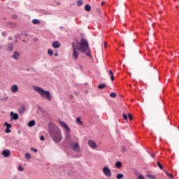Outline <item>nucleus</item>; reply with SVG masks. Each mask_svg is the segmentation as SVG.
<instances>
[{
    "label": "nucleus",
    "mask_w": 179,
    "mask_h": 179,
    "mask_svg": "<svg viewBox=\"0 0 179 179\" xmlns=\"http://www.w3.org/2000/svg\"><path fill=\"white\" fill-rule=\"evenodd\" d=\"M73 53L72 57L76 60L79 57V51L91 57L90 48H89V42L85 38H81L80 41H76L72 43Z\"/></svg>",
    "instance_id": "1"
},
{
    "label": "nucleus",
    "mask_w": 179,
    "mask_h": 179,
    "mask_svg": "<svg viewBox=\"0 0 179 179\" xmlns=\"http://www.w3.org/2000/svg\"><path fill=\"white\" fill-rule=\"evenodd\" d=\"M49 134L51 138L53 139L55 143H59L62 141V134H61V129L57 126L50 127L49 129Z\"/></svg>",
    "instance_id": "2"
},
{
    "label": "nucleus",
    "mask_w": 179,
    "mask_h": 179,
    "mask_svg": "<svg viewBox=\"0 0 179 179\" xmlns=\"http://www.w3.org/2000/svg\"><path fill=\"white\" fill-rule=\"evenodd\" d=\"M34 90L37 92L43 99H46L48 101H51L52 97L50 91H45L44 89L41 88V87H34Z\"/></svg>",
    "instance_id": "3"
},
{
    "label": "nucleus",
    "mask_w": 179,
    "mask_h": 179,
    "mask_svg": "<svg viewBox=\"0 0 179 179\" xmlns=\"http://www.w3.org/2000/svg\"><path fill=\"white\" fill-rule=\"evenodd\" d=\"M61 127L62 128H64V129H66V139L67 141H69V139H71V134L69 132H71V129H69V127H68V124L66 123H65L64 122H62L61 120L59 121Z\"/></svg>",
    "instance_id": "4"
},
{
    "label": "nucleus",
    "mask_w": 179,
    "mask_h": 179,
    "mask_svg": "<svg viewBox=\"0 0 179 179\" xmlns=\"http://www.w3.org/2000/svg\"><path fill=\"white\" fill-rule=\"evenodd\" d=\"M103 172L106 177H111L112 176L111 170H110L107 166L103 168Z\"/></svg>",
    "instance_id": "5"
},
{
    "label": "nucleus",
    "mask_w": 179,
    "mask_h": 179,
    "mask_svg": "<svg viewBox=\"0 0 179 179\" xmlns=\"http://www.w3.org/2000/svg\"><path fill=\"white\" fill-rule=\"evenodd\" d=\"M71 148L74 152H76V153H79V152H80V147L78 143H75L74 144L71 145Z\"/></svg>",
    "instance_id": "6"
},
{
    "label": "nucleus",
    "mask_w": 179,
    "mask_h": 179,
    "mask_svg": "<svg viewBox=\"0 0 179 179\" xmlns=\"http://www.w3.org/2000/svg\"><path fill=\"white\" fill-rule=\"evenodd\" d=\"M88 145L90 148H92V149H96L97 148V144L93 140L88 141Z\"/></svg>",
    "instance_id": "7"
},
{
    "label": "nucleus",
    "mask_w": 179,
    "mask_h": 179,
    "mask_svg": "<svg viewBox=\"0 0 179 179\" xmlns=\"http://www.w3.org/2000/svg\"><path fill=\"white\" fill-rule=\"evenodd\" d=\"M18 91H19V87L17 86V85H13L11 86V92L13 93H17Z\"/></svg>",
    "instance_id": "8"
},
{
    "label": "nucleus",
    "mask_w": 179,
    "mask_h": 179,
    "mask_svg": "<svg viewBox=\"0 0 179 179\" xmlns=\"http://www.w3.org/2000/svg\"><path fill=\"white\" fill-rule=\"evenodd\" d=\"M157 166L159 167V169L164 171V173H166V171H167V170H166V167H164V165L162 164L160 162H157Z\"/></svg>",
    "instance_id": "9"
},
{
    "label": "nucleus",
    "mask_w": 179,
    "mask_h": 179,
    "mask_svg": "<svg viewBox=\"0 0 179 179\" xmlns=\"http://www.w3.org/2000/svg\"><path fill=\"white\" fill-rule=\"evenodd\" d=\"M2 155L4 157H9V156H10V151L9 150H4L2 152Z\"/></svg>",
    "instance_id": "10"
},
{
    "label": "nucleus",
    "mask_w": 179,
    "mask_h": 179,
    "mask_svg": "<svg viewBox=\"0 0 179 179\" xmlns=\"http://www.w3.org/2000/svg\"><path fill=\"white\" fill-rule=\"evenodd\" d=\"M10 120H19V115L17 113H14L13 112H10Z\"/></svg>",
    "instance_id": "11"
},
{
    "label": "nucleus",
    "mask_w": 179,
    "mask_h": 179,
    "mask_svg": "<svg viewBox=\"0 0 179 179\" xmlns=\"http://www.w3.org/2000/svg\"><path fill=\"white\" fill-rule=\"evenodd\" d=\"M6 50V51H13V43H8Z\"/></svg>",
    "instance_id": "12"
},
{
    "label": "nucleus",
    "mask_w": 179,
    "mask_h": 179,
    "mask_svg": "<svg viewBox=\"0 0 179 179\" xmlns=\"http://www.w3.org/2000/svg\"><path fill=\"white\" fill-rule=\"evenodd\" d=\"M52 47L53 48H59L61 47V43L59 41H54L52 43Z\"/></svg>",
    "instance_id": "13"
},
{
    "label": "nucleus",
    "mask_w": 179,
    "mask_h": 179,
    "mask_svg": "<svg viewBox=\"0 0 179 179\" xmlns=\"http://www.w3.org/2000/svg\"><path fill=\"white\" fill-rule=\"evenodd\" d=\"M13 58L14 59H19L20 58V53H19L18 52H14Z\"/></svg>",
    "instance_id": "14"
},
{
    "label": "nucleus",
    "mask_w": 179,
    "mask_h": 179,
    "mask_svg": "<svg viewBox=\"0 0 179 179\" xmlns=\"http://www.w3.org/2000/svg\"><path fill=\"white\" fill-rule=\"evenodd\" d=\"M24 111H26V107L24 106H22L19 109H18V112L20 114H23L24 113Z\"/></svg>",
    "instance_id": "15"
},
{
    "label": "nucleus",
    "mask_w": 179,
    "mask_h": 179,
    "mask_svg": "<svg viewBox=\"0 0 179 179\" xmlns=\"http://www.w3.org/2000/svg\"><path fill=\"white\" fill-rule=\"evenodd\" d=\"M76 124L80 126L83 125V122H82V120H80V117L76 118Z\"/></svg>",
    "instance_id": "16"
},
{
    "label": "nucleus",
    "mask_w": 179,
    "mask_h": 179,
    "mask_svg": "<svg viewBox=\"0 0 179 179\" xmlns=\"http://www.w3.org/2000/svg\"><path fill=\"white\" fill-rule=\"evenodd\" d=\"M85 10L87 12H90V10H92V7L90 6V5L87 4V5L85 6Z\"/></svg>",
    "instance_id": "17"
},
{
    "label": "nucleus",
    "mask_w": 179,
    "mask_h": 179,
    "mask_svg": "<svg viewBox=\"0 0 179 179\" xmlns=\"http://www.w3.org/2000/svg\"><path fill=\"white\" fill-rule=\"evenodd\" d=\"M35 125H36V121L34 120H31L28 123V127H34Z\"/></svg>",
    "instance_id": "18"
},
{
    "label": "nucleus",
    "mask_w": 179,
    "mask_h": 179,
    "mask_svg": "<svg viewBox=\"0 0 179 179\" xmlns=\"http://www.w3.org/2000/svg\"><path fill=\"white\" fill-rule=\"evenodd\" d=\"M115 167H117V169H121V167H122V164L121 162H117L115 163Z\"/></svg>",
    "instance_id": "19"
},
{
    "label": "nucleus",
    "mask_w": 179,
    "mask_h": 179,
    "mask_svg": "<svg viewBox=\"0 0 179 179\" xmlns=\"http://www.w3.org/2000/svg\"><path fill=\"white\" fill-rule=\"evenodd\" d=\"M109 75L110 76L111 80L114 81V73H113V71H109Z\"/></svg>",
    "instance_id": "20"
},
{
    "label": "nucleus",
    "mask_w": 179,
    "mask_h": 179,
    "mask_svg": "<svg viewBox=\"0 0 179 179\" xmlns=\"http://www.w3.org/2000/svg\"><path fill=\"white\" fill-rule=\"evenodd\" d=\"M32 23H33V24H40V20H38L37 19H34L32 20Z\"/></svg>",
    "instance_id": "21"
},
{
    "label": "nucleus",
    "mask_w": 179,
    "mask_h": 179,
    "mask_svg": "<svg viewBox=\"0 0 179 179\" xmlns=\"http://www.w3.org/2000/svg\"><path fill=\"white\" fill-rule=\"evenodd\" d=\"M116 178L117 179H122L124 178V174L122 173H119L116 176Z\"/></svg>",
    "instance_id": "22"
},
{
    "label": "nucleus",
    "mask_w": 179,
    "mask_h": 179,
    "mask_svg": "<svg viewBox=\"0 0 179 179\" xmlns=\"http://www.w3.org/2000/svg\"><path fill=\"white\" fill-rule=\"evenodd\" d=\"M4 125L6 126V129H10L12 128V124H8V122H5Z\"/></svg>",
    "instance_id": "23"
},
{
    "label": "nucleus",
    "mask_w": 179,
    "mask_h": 179,
    "mask_svg": "<svg viewBox=\"0 0 179 179\" xmlns=\"http://www.w3.org/2000/svg\"><path fill=\"white\" fill-rule=\"evenodd\" d=\"M104 87H106V84H100L99 85H98V89H104Z\"/></svg>",
    "instance_id": "24"
},
{
    "label": "nucleus",
    "mask_w": 179,
    "mask_h": 179,
    "mask_svg": "<svg viewBox=\"0 0 179 179\" xmlns=\"http://www.w3.org/2000/svg\"><path fill=\"white\" fill-rule=\"evenodd\" d=\"M165 174H166V176L168 177H170L171 178H173V177H174V176L173 174L167 173V171H166Z\"/></svg>",
    "instance_id": "25"
},
{
    "label": "nucleus",
    "mask_w": 179,
    "mask_h": 179,
    "mask_svg": "<svg viewBox=\"0 0 179 179\" xmlns=\"http://www.w3.org/2000/svg\"><path fill=\"white\" fill-rule=\"evenodd\" d=\"M77 5H78V6H82V5H83V1L82 0H78V1H77Z\"/></svg>",
    "instance_id": "26"
},
{
    "label": "nucleus",
    "mask_w": 179,
    "mask_h": 179,
    "mask_svg": "<svg viewBox=\"0 0 179 179\" xmlns=\"http://www.w3.org/2000/svg\"><path fill=\"white\" fill-rule=\"evenodd\" d=\"M110 96L113 99H115V97H117V94H115V92H112L110 93Z\"/></svg>",
    "instance_id": "27"
},
{
    "label": "nucleus",
    "mask_w": 179,
    "mask_h": 179,
    "mask_svg": "<svg viewBox=\"0 0 179 179\" xmlns=\"http://www.w3.org/2000/svg\"><path fill=\"white\" fill-rule=\"evenodd\" d=\"M48 54L50 55V56L54 55V52L51 49L48 50Z\"/></svg>",
    "instance_id": "28"
},
{
    "label": "nucleus",
    "mask_w": 179,
    "mask_h": 179,
    "mask_svg": "<svg viewBox=\"0 0 179 179\" xmlns=\"http://www.w3.org/2000/svg\"><path fill=\"white\" fill-rule=\"evenodd\" d=\"M25 157L26 159H31V156L30 155V153H26Z\"/></svg>",
    "instance_id": "29"
},
{
    "label": "nucleus",
    "mask_w": 179,
    "mask_h": 179,
    "mask_svg": "<svg viewBox=\"0 0 179 179\" xmlns=\"http://www.w3.org/2000/svg\"><path fill=\"white\" fill-rule=\"evenodd\" d=\"M128 117H129L130 121H132V120H134V117L132 116V115H131V113L128 114Z\"/></svg>",
    "instance_id": "30"
},
{
    "label": "nucleus",
    "mask_w": 179,
    "mask_h": 179,
    "mask_svg": "<svg viewBox=\"0 0 179 179\" xmlns=\"http://www.w3.org/2000/svg\"><path fill=\"white\" fill-rule=\"evenodd\" d=\"M17 27V24L16 23H11L10 24V27Z\"/></svg>",
    "instance_id": "31"
},
{
    "label": "nucleus",
    "mask_w": 179,
    "mask_h": 179,
    "mask_svg": "<svg viewBox=\"0 0 179 179\" xmlns=\"http://www.w3.org/2000/svg\"><path fill=\"white\" fill-rule=\"evenodd\" d=\"M123 118L124 121H127L128 120V116H127V114H123Z\"/></svg>",
    "instance_id": "32"
},
{
    "label": "nucleus",
    "mask_w": 179,
    "mask_h": 179,
    "mask_svg": "<svg viewBox=\"0 0 179 179\" xmlns=\"http://www.w3.org/2000/svg\"><path fill=\"white\" fill-rule=\"evenodd\" d=\"M23 170H24L23 167L20 165V166H18V171H23Z\"/></svg>",
    "instance_id": "33"
},
{
    "label": "nucleus",
    "mask_w": 179,
    "mask_h": 179,
    "mask_svg": "<svg viewBox=\"0 0 179 179\" xmlns=\"http://www.w3.org/2000/svg\"><path fill=\"white\" fill-rule=\"evenodd\" d=\"M127 151V147L122 146V152H126Z\"/></svg>",
    "instance_id": "34"
},
{
    "label": "nucleus",
    "mask_w": 179,
    "mask_h": 179,
    "mask_svg": "<svg viewBox=\"0 0 179 179\" xmlns=\"http://www.w3.org/2000/svg\"><path fill=\"white\" fill-rule=\"evenodd\" d=\"M31 150L32 152H35V153H37V149H35L34 148H31Z\"/></svg>",
    "instance_id": "35"
},
{
    "label": "nucleus",
    "mask_w": 179,
    "mask_h": 179,
    "mask_svg": "<svg viewBox=\"0 0 179 179\" xmlns=\"http://www.w3.org/2000/svg\"><path fill=\"white\" fill-rule=\"evenodd\" d=\"M6 134H10L11 131L10 129H6Z\"/></svg>",
    "instance_id": "36"
},
{
    "label": "nucleus",
    "mask_w": 179,
    "mask_h": 179,
    "mask_svg": "<svg viewBox=\"0 0 179 179\" xmlns=\"http://www.w3.org/2000/svg\"><path fill=\"white\" fill-rule=\"evenodd\" d=\"M138 179H145V178L143 177V176L140 175L138 176Z\"/></svg>",
    "instance_id": "37"
},
{
    "label": "nucleus",
    "mask_w": 179,
    "mask_h": 179,
    "mask_svg": "<svg viewBox=\"0 0 179 179\" xmlns=\"http://www.w3.org/2000/svg\"><path fill=\"white\" fill-rule=\"evenodd\" d=\"M12 18H13V19H17V15H12Z\"/></svg>",
    "instance_id": "38"
},
{
    "label": "nucleus",
    "mask_w": 179,
    "mask_h": 179,
    "mask_svg": "<svg viewBox=\"0 0 179 179\" xmlns=\"http://www.w3.org/2000/svg\"><path fill=\"white\" fill-rule=\"evenodd\" d=\"M40 140H41V141H44V136H41L40 137Z\"/></svg>",
    "instance_id": "39"
},
{
    "label": "nucleus",
    "mask_w": 179,
    "mask_h": 179,
    "mask_svg": "<svg viewBox=\"0 0 179 179\" xmlns=\"http://www.w3.org/2000/svg\"><path fill=\"white\" fill-rule=\"evenodd\" d=\"M2 34H3V36H6V32H3Z\"/></svg>",
    "instance_id": "40"
},
{
    "label": "nucleus",
    "mask_w": 179,
    "mask_h": 179,
    "mask_svg": "<svg viewBox=\"0 0 179 179\" xmlns=\"http://www.w3.org/2000/svg\"><path fill=\"white\" fill-rule=\"evenodd\" d=\"M24 36H29V34H27V33H24Z\"/></svg>",
    "instance_id": "41"
},
{
    "label": "nucleus",
    "mask_w": 179,
    "mask_h": 179,
    "mask_svg": "<svg viewBox=\"0 0 179 179\" xmlns=\"http://www.w3.org/2000/svg\"><path fill=\"white\" fill-rule=\"evenodd\" d=\"M55 57H58V53H55Z\"/></svg>",
    "instance_id": "42"
},
{
    "label": "nucleus",
    "mask_w": 179,
    "mask_h": 179,
    "mask_svg": "<svg viewBox=\"0 0 179 179\" xmlns=\"http://www.w3.org/2000/svg\"><path fill=\"white\" fill-rule=\"evenodd\" d=\"M159 177H163V173H159Z\"/></svg>",
    "instance_id": "43"
},
{
    "label": "nucleus",
    "mask_w": 179,
    "mask_h": 179,
    "mask_svg": "<svg viewBox=\"0 0 179 179\" xmlns=\"http://www.w3.org/2000/svg\"><path fill=\"white\" fill-rule=\"evenodd\" d=\"M151 156H152V157H155V154H152Z\"/></svg>",
    "instance_id": "44"
},
{
    "label": "nucleus",
    "mask_w": 179,
    "mask_h": 179,
    "mask_svg": "<svg viewBox=\"0 0 179 179\" xmlns=\"http://www.w3.org/2000/svg\"><path fill=\"white\" fill-rule=\"evenodd\" d=\"M8 40H12V37H8Z\"/></svg>",
    "instance_id": "45"
},
{
    "label": "nucleus",
    "mask_w": 179,
    "mask_h": 179,
    "mask_svg": "<svg viewBox=\"0 0 179 179\" xmlns=\"http://www.w3.org/2000/svg\"><path fill=\"white\" fill-rule=\"evenodd\" d=\"M73 143V141L71 140V141H70V143Z\"/></svg>",
    "instance_id": "46"
},
{
    "label": "nucleus",
    "mask_w": 179,
    "mask_h": 179,
    "mask_svg": "<svg viewBox=\"0 0 179 179\" xmlns=\"http://www.w3.org/2000/svg\"><path fill=\"white\" fill-rule=\"evenodd\" d=\"M103 4H104V1H102V2H101V5H103Z\"/></svg>",
    "instance_id": "47"
},
{
    "label": "nucleus",
    "mask_w": 179,
    "mask_h": 179,
    "mask_svg": "<svg viewBox=\"0 0 179 179\" xmlns=\"http://www.w3.org/2000/svg\"><path fill=\"white\" fill-rule=\"evenodd\" d=\"M57 5H60L61 4L59 2H57Z\"/></svg>",
    "instance_id": "48"
},
{
    "label": "nucleus",
    "mask_w": 179,
    "mask_h": 179,
    "mask_svg": "<svg viewBox=\"0 0 179 179\" xmlns=\"http://www.w3.org/2000/svg\"><path fill=\"white\" fill-rule=\"evenodd\" d=\"M106 45H107V42H105V47H106Z\"/></svg>",
    "instance_id": "49"
},
{
    "label": "nucleus",
    "mask_w": 179,
    "mask_h": 179,
    "mask_svg": "<svg viewBox=\"0 0 179 179\" xmlns=\"http://www.w3.org/2000/svg\"><path fill=\"white\" fill-rule=\"evenodd\" d=\"M4 100H8V97H6V99H4Z\"/></svg>",
    "instance_id": "50"
},
{
    "label": "nucleus",
    "mask_w": 179,
    "mask_h": 179,
    "mask_svg": "<svg viewBox=\"0 0 179 179\" xmlns=\"http://www.w3.org/2000/svg\"><path fill=\"white\" fill-rule=\"evenodd\" d=\"M15 38H16V37H18V35H15Z\"/></svg>",
    "instance_id": "51"
},
{
    "label": "nucleus",
    "mask_w": 179,
    "mask_h": 179,
    "mask_svg": "<svg viewBox=\"0 0 179 179\" xmlns=\"http://www.w3.org/2000/svg\"><path fill=\"white\" fill-rule=\"evenodd\" d=\"M22 41H23V43H25V42H26V41H24V40H22Z\"/></svg>",
    "instance_id": "52"
},
{
    "label": "nucleus",
    "mask_w": 179,
    "mask_h": 179,
    "mask_svg": "<svg viewBox=\"0 0 179 179\" xmlns=\"http://www.w3.org/2000/svg\"><path fill=\"white\" fill-rule=\"evenodd\" d=\"M15 43H17V40H15Z\"/></svg>",
    "instance_id": "53"
},
{
    "label": "nucleus",
    "mask_w": 179,
    "mask_h": 179,
    "mask_svg": "<svg viewBox=\"0 0 179 179\" xmlns=\"http://www.w3.org/2000/svg\"><path fill=\"white\" fill-rule=\"evenodd\" d=\"M0 48L2 49V46H0Z\"/></svg>",
    "instance_id": "54"
}]
</instances>
